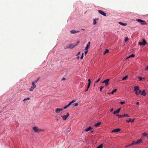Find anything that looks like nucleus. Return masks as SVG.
I'll return each mask as SVG.
<instances>
[{"instance_id":"63","label":"nucleus","mask_w":148,"mask_h":148,"mask_svg":"<svg viewBox=\"0 0 148 148\" xmlns=\"http://www.w3.org/2000/svg\"><path fill=\"white\" fill-rule=\"evenodd\" d=\"M111 94V93H108V94Z\"/></svg>"},{"instance_id":"40","label":"nucleus","mask_w":148,"mask_h":148,"mask_svg":"<svg viewBox=\"0 0 148 148\" xmlns=\"http://www.w3.org/2000/svg\"><path fill=\"white\" fill-rule=\"evenodd\" d=\"M84 57V53H83L82 54L81 57L80 58L81 59H82Z\"/></svg>"},{"instance_id":"10","label":"nucleus","mask_w":148,"mask_h":148,"mask_svg":"<svg viewBox=\"0 0 148 148\" xmlns=\"http://www.w3.org/2000/svg\"><path fill=\"white\" fill-rule=\"evenodd\" d=\"M121 130V129L119 128H117L114 130H113L112 131V132H119Z\"/></svg>"},{"instance_id":"25","label":"nucleus","mask_w":148,"mask_h":148,"mask_svg":"<svg viewBox=\"0 0 148 148\" xmlns=\"http://www.w3.org/2000/svg\"><path fill=\"white\" fill-rule=\"evenodd\" d=\"M135 56V55H134V54H132L131 55H130V56H129V57H128L127 58V59L128 58H130V57H134Z\"/></svg>"},{"instance_id":"36","label":"nucleus","mask_w":148,"mask_h":148,"mask_svg":"<svg viewBox=\"0 0 148 148\" xmlns=\"http://www.w3.org/2000/svg\"><path fill=\"white\" fill-rule=\"evenodd\" d=\"M131 118H130L129 120H126V121L127 123H129L130 122H131Z\"/></svg>"},{"instance_id":"14","label":"nucleus","mask_w":148,"mask_h":148,"mask_svg":"<svg viewBox=\"0 0 148 148\" xmlns=\"http://www.w3.org/2000/svg\"><path fill=\"white\" fill-rule=\"evenodd\" d=\"M121 108H119L117 110H116V111H114L113 112V114H116V113H119L120 111V110H121Z\"/></svg>"},{"instance_id":"32","label":"nucleus","mask_w":148,"mask_h":148,"mask_svg":"<svg viewBox=\"0 0 148 148\" xmlns=\"http://www.w3.org/2000/svg\"><path fill=\"white\" fill-rule=\"evenodd\" d=\"M71 130V128H68L67 129V131L66 132H70Z\"/></svg>"},{"instance_id":"7","label":"nucleus","mask_w":148,"mask_h":148,"mask_svg":"<svg viewBox=\"0 0 148 148\" xmlns=\"http://www.w3.org/2000/svg\"><path fill=\"white\" fill-rule=\"evenodd\" d=\"M99 12L102 15L105 16H106V14L103 11L99 10H98Z\"/></svg>"},{"instance_id":"11","label":"nucleus","mask_w":148,"mask_h":148,"mask_svg":"<svg viewBox=\"0 0 148 148\" xmlns=\"http://www.w3.org/2000/svg\"><path fill=\"white\" fill-rule=\"evenodd\" d=\"M90 45V42H89L87 44L86 47H85V50H88V48Z\"/></svg>"},{"instance_id":"1","label":"nucleus","mask_w":148,"mask_h":148,"mask_svg":"<svg viewBox=\"0 0 148 148\" xmlns=\"http://www.w3.org/2000/svg\"><path fill=\"white\" fill-rule=\"evenodd\" d=\"M33 129L34 130V132H36L38 133L42 131L43 130L41 129H39L37 127L35 126L33 127Z\"/></svg>"},{"instance_id":"6","label":"nucleus","mask_w":148,"mask_h":148,"mask_svg":"<svg viewBox=\"0 0 148 148\" xmlns=\"http://www.w3.org/2000/svg\"><path fill=\"white\" fill-rule=\"evenodd\" d=\"M77 46V45H75V43L73 44H70L69 45V48L72 49L74 48L75 46Z\"/></svg>"},{"instance_id":"35","label":"nucleus","mask_w":148,"mask_h":148,"mask_svg":"<svg viewBox=\"0 0 148 148\" xmlns=\"http://www.w3.org/2000/svg\"><path fill=\"white\" fill-rule=\"evenodd\" d=\"M123 117H129V116L127 114H124V115H123Z\"/></svg>"},{"instance_id":"24","label":"nucleus","mask_w":148,"mask_h":148,"mask_svg":"<svg viewBox=\"0 0 148 148\" xmlns=\"http://www.w3.org/2000/svg\"><path fill=\"white\" fill-rule=\"evenodd\" d=\"M109 50L108 49H106L105 50V51H104V52L103 53V54H105L106 53H108L109 52Z\"/></svg>"},{"instance_id":"56","label":"nucleus","mask_w":148,"mask_h":148,"mask_svg":"<svg viewBox=\"0 0 148 148\" xmlns=\"http://www.w3.org/2000/svg\"><path fill=\"white\" fill-rule=\"evenodd\" d=\"M113 108H112L110 110V112H112L113 110Z\"/></svg>"},{"instance_id":"49","label":"nucleus","mask_w":148,"mask_h":148,"mask_svg":"<svg viewBox=\"0 0 148 148\" xmlns=\"http://www.w3.org/2000/svg\"><path fill=\"white\" fill-rule=\"evenodd\" d=\"M132 143L133 144V145L134 144H136V142H135V141H134L132 142Z\"/></svg>"},{"instance_id":"60","label":"nucleus","mask_w":148,"mask_h":148,"mask_svg":"<svg viewBox=\"0 0 148 148\" xmlns=\"http://www.w3.org/2000/svg\"><path fill=\"white\" fill-rule=\"evenodd\" d=\"M57 121H58V119H57Z\"/></svg>"},{"instance_id":"23","label":"nucleus","mask_w":148,"mask_h":148,"mask_svg":"<svg viewBox=\"0 0 148 148\" xmlns=\"http://www.w3.org/2000/svg\"><path fill=\"white\" fill-rule=\"evenodd\" d=\"M116 116H118L119 118H122L123 117V115H119V114H117L116 115Z\"/></svg>"},{"instance_id":"33","label":"nucleus","mask_w":148,"mask_h":148,"mask_svg":"<svg viewBox=\"0 0 148 148\" xmlns=\"http://www.w3.org/2000/svg\"><path fill=\"white\" fill-rule=\"evenodd\" d=\"M79 104L78 103H74L73 104L74 106H77Z\"/></svg>"},{"instance_id":"22","label":"nucleus","mask_w":148,"mask_h":148,"mask_svg":"<svg viewBox=\"0 0 148 148\" xmlns=\"http://www.w3.org/2000/svg\"><path fill=\"white\" fill-rule=\"evenodd\" d=\"M128 77V75H126V76L124 77L122 79V80L123 81L125 80Z\"/></svg>"},{"instance_id":"19","label":"nucleus","mask_w":148,"mask_h":148,"mask_svg":"<svg viewBox=\"0 0 148 148\" xmlns=\"http://www.w3.org/2000/svg\"><path fill=\"white\" fill-rule=\"evenodd\" d=\"M141 95H143L144 96H145L146 95V93L145 90H143L142 92H141Z\"/></svg>"},{"instance_id":"50","label":"nucleus","mask_w":148,"mask_h":148,"mask_svg":"<svg viewBox=\"0 0 148 148\" xmlns=\"http://www.w3.org/2000/svg\"><path fill=\"white\" fill-rule=\"evenodd\" d=\"M66 78L65 77H63L62 79V80H65Z\"/></svg>"},{"instance_id":"30","label":"nucleus","mask_w":148,"mask_h":148,"mask_svg":"<svg viewBox=\"0 0 148 148\" xmlns=\"http://www.w3.org/2000/svg\"><path fill=\"white\" fill-rule=\"evenodd\" d=\"M116 90L117 89H114V90L112 91V92H111V94H113L114 92L116 91Z\"/></svg>"},{"instance_id":"29","label":"nucleus","mask_w":148,"mask_h":148,"mask_svg":"<svg viewBox=\"0 0 148 148\" xmlns=\"http://www.w3.org/2000/svg\"><path fill=\"white\" fill-rule=\"evenodd\" d=\"M93 23L94 25H95L97 23L96 20L94 19Z\"/></svg>"},{"instance_id":"59","label":"nucleus","mask_w":148,"mask_h":148,"mask_svg":"<svg viewBox=\"0 0 148 148\" xmlns=\"http://www.w3.org/2000/svg\"><path fill=\"white\" fill-rule=\"evenodd\" d=\"M133 145L132 143L130 144V145L131 146Z\"/></svg>"},{"instance_id":"21","label":"nucleus","mask_w":148,"mask_h":148,"mask_svg":"<svg viewBox=\"0 0 148 148\" xmlns=\"http://www.w3.org/2000/svg\"><path fill=\"white\" fill-rule=\"evenodd\" d=\"M36 83H34L33 82L32 83V86H33V87L36 88Z\"/></svg>"},{"instance_id":"18","label":"nucleus","mask_w":148,"mask_h":148,"mask_svg":"<svg viewBox=\"0 0 148 148\" xmlns=\"http://www.w3.org/2000/svg\"><path fill=\"white\" fill-rule=\"evenodd\" d=\"M119 23L120 25H123V26H126L127 25L126 23H123L121 22H120Z\"/></svg>"},{"instance_id":"37","label":"nucleus","mask_w":148,"mask_h":148,"mask_svg":"<svg viewBox=\"0 0 148 148\" xmlns=\"http://www.w3.org/2000/svg\"><path fill=\"white\" fill-rule=\"evenodd\" d=\"M103 87H104L103 86H101V87L100 89V91H102V90Z\"/></svg>"},{"instance_id":"51","label":"nucleus","mask_w":148,"mask_h":148,"mask_svg":"<svg viewBox=\"0 0 148 148\" xmlns=\"http://www.w3.org/2000/svg\"><path fill=\"white\" fill-rule=\"evenodd\" d=\"M79 41H78L77 42V44H75V45H77V46L78 45V43L79 42Z\"/></svg>"},{"instance_id":"55","label":"nucleus","mask_w":148,"mask_h":148,"mask_svg":"<svg viewBox=\"0 0 148 148\" xmlns=\"http://www.w3.org/2000/svg\"><path fill=\"white\" fill-rule=\"evenodd\" d=\"M136 104L137 105H138L139 104V102H137L136 103Z\"/></svg>"},{"instance_id":"57","label":"nucleus","mask_w":148,"mask_h":148,"mask_svg":"<svg viewBox=\"0 0 148 148\" xmlns=\"http://www.w3.org/2000/svg\"><path fill=\"white\" fill-rule=\"evenodd\" d=\"M88 88H87L86 90L85 91H86H86H87V90H88Z\"/></svg>"},{"instance_id":"20","label":"nucleus","mask_w":148,"mask_h":148,"mask_svg":"<svg viewBox=\"0 0 148 148\" xmlns=\"http://www.w3.org/2000/svg\"><path fill=\"white\" fill-rule=\"evenodd\" d=\"M35 88L33 86H31V88L29 89V90L30 91H32Z\"/></svg>"},{"instance_id":"44","label":"nucleus","mask_w":148,"mask_h":148,"mask_svg":"<svg viewBox=\"0 0 148 148\" xmlns=\"http://www.w3.org/2000/svg\"><path fill=\"white\" fill-rule=\"evenodd\" d=\"M88 83L89 84H90L91 83V81L90 79H88Z\"/></svg>"},{"instance_id":"3","label":"nucleus","mask_w":148,"mask_h":148,"mask_svg":"<svg viewBox=\"0 0 148 148\" xmlns=\"http://www.w3.org/2000/svg\"><path fill=\"white\" fill-rule=\"evenodd\" d=\"M63 108H57L55 110V112L57 114L59 113L61 111H62Z\"/></svg>"},{"instance_id":"58","label":"nucleus","mask_w":148,"mask_h":148,"mask_svg":"<svg viewBox=\"0 0 148 148\" xmlns=\"http://www.w3.org/2000/svg\"><path fill=\"white\" fill-rule=\"evenodd\" d=\"M80 52H79L77 54L78 55H79L80 54Z\"/></svg>"},{"instance_id":"16","label":"nucleus","mask_w":148,"mask_h":148,"mask_svg":"<svg viewBox=\"0 0 148 148\" xmlns=\"http://www.w3.org/2000/svg\"><path fill=\"white\" fill-rule=\"evenodd\" d=\"M101 123L100 122H98L95 124L94 126L96 127H97L101 124Z\"/></svg>"},{"instance_id":"13","label":"nucleus","mask_w":148,"mask_h":148,"mask_svg":"<svg viewBox=\"0 0 148 148\" xmlns=\"http://www.w3.org/2000/svg\"><path fill=\"white\" fill-rule=\"evenodd\" d=\"M142 143V140L140 139H138L137 140V141L136 142V144H140Z\"/></svg>"},{"instance_id":"39","label":"nucleus","mask_w":148,"mask_h":148,"mask_svg":"<svg viewBox=\"0 0 148 148\" xmlns=\"http://www.w3.org/2000/svg\"><path fill=\"white\" fill-rule=\"evenodd\" d=\"M138 78L139 79V81H141L142 79V77H138Z\"/></svg>"},{"instance_id":"48","label":"nucleus","mask_w":148,"mask_h":148,"mask_svg":"<svg viewBox=\"0 0 148 148\" xmlns=\"http://www.w3.org/2000/svg\"><path fill=\"white\" fill-rule=\"evenodd\" d=\"M100 80V78H99L97 81L95 82V83H97Z\"/></svg>"},{"instance_id":"42","label":"nucleus","mask_w":148,"mask_h":148,"mask_svg":"<svg viewBox=\"0 0 148 148\" xmlns=\"http://www.w3.org/2000/svg\"><path fill=\"white\" fill-rule=\"evenodd\" d=\"M135 119H134L132 120H131V122L132 123H133L134 122V120H135Z\"/></svg>"},{"instance_id":"5","label":"nucleus","mask_w":148,"mask_h":148,"mask_svg":"<svg viewBox=\"0 0 148 148\" xmlns=\"http://www.w3.org/2000/svg\"><path fill=\"white\" fill-rule=\"evenodd\" d=\"M110 79H106V80H104L103 82V83H105V86H107L109 84V81L110 80Z\"/></svg>"},{"instance_id":"41","label":"nucleus","mask_w":148,"mask_h":148,"mask_svg":"<svg viewBox=\"0 0 148 148\" xmlns=\"http://www.w3.org/2000/svg\"><path fill=\"white\" fill-rule=\"evenodd\" d=\"M72 104V103H71V102H70L69 103V104L67 105V106H68V107H69Z\"/></svg>"},{"instance_id":"28","label":"nucleus","mask_w":148,"mask_h":148,"mask_svg":"<svg viewBox=\"0 0 148 148\" xmlns=\"http://www.w3.org/2000/svg\"><path fill=\"white\" fill-rule=\"evenodd\" d=\"M30 98L29 97H27L26 98H25L23 99V101H24V102H25V101L26 100H29L30 99Z\"/></svg>"},{"instance_id":"62","label":"nucleus","mask_w":148,"mask_h":148,"mask_svg":"<svg viewBox=\"0 0 148 148\" xmlns=\"http://www.w3.org/2000/svg\"><path fill=\"white\" fill-rule=\"evenodd\" d=\"M82 30H85V29H82Z\"/></svg>"},{"instance_id":"12","label":"nucleus","mask_w":148,"mask_h":148,"mask_svg":"<svg viewBox=\"0 0 148 148\" xmlns=\"http://www.w3.org/2000/svg\"><path fill=\"white\" fill-rule=\"evenodd\" d=\"M92 128V127L90 126L88 128L85 129L84 130V131L86 132H88L90 130H91Z\"/></svg>"},{"instance_id":"34","label":"nucleus","mask_w":148,"mask_h":148,"mask_svg":"<svg viewBox=\"0 0 148 148\" xmlns=\"http://www.w3.org/2000/svg\"><path fill=\"white\" fill-rule=\"evenodd\" d=\"M39 78H38V79H37L36 81H35L33 82L34 83H36V84L37 83V82L39 80Z\"/></svg>"},{"instance_id":"8","label":"nucleus","mask_w":148,"mask_h":148,"mask_svg":"<svg viewBox=\"0 0 148 148\" xmlns=\"http://www.w3.org/2000/svg\"><path fill=\"white\" fill-rule=\"evenodd\" d=\"M146 41L145 40H144L143 42H139V45L140 46H141L142 45H144L146 44Z\"/></svg>"},{"instance_id":"27","label":"nucleus","mask_w":148,"mask_h":148,"mask_svg":"<svg viewBox=\"0 0 148 148\" xmlns=\"http://www.w3.org/2000/svg\"><path fill=\"white\" fill-rule=\"evenodd\" d=\"M69 45H67L64 47V49H69Z\"/></svg>"},{"instance_id":"61","label":"nucleus","mask_w":148,"mask_h":148,"mask_svg":"<svg viewBox=\"0 0 148 148\" xmlns=\"http://www.w3.org/2000/svg\"><path fill=\"white\" fill-rule=\"evenodd\" d=\"M93 132V131H91V133H92V132Z\"/></svg>"},{"instance_id":"31","label":"nucleus","mask_w":148,"mask_h":148,"mask_svg":"<svg viewBox=\"0 0 148 148\" xmlns=\"http://www.w3.org/2000/svg\"><path fill=\"white\" fill-rule=\"evenodd\" d=\"M143 135L144 136H147L148 134L147 133L145 132H144L143 133Z\"/></svg>"},{"instance_id":"45","label":"nucleus","mask_w":148,"mask_h":148,"mask_svg":"<svg viewBox=\"0 0 148 148\" xmlns=\"http://www.w3.org/2000/svg\"><path fill=\"white\" fill-rule=\"evenodd\" d=\"M68 107L67 106V105L65 107H64L63 108V109H66V108H67V107Z\"/></svg>"},{"instance_id":"15","label":"nucleus","mask_w":148,"mask_h":148,"mask_svg":"<svg viewBox=\"0 0 148 148\" xmlns=\"http://www.w3.org/2000/svg\"><path fill=\"white\" fill-rule=\"evenodd\" d=\"M134 91H137L140 90H139V87L138 86H135L134 87Z\"/></svg>"},{"instance_id":"46","label":"nucleus","mask_w":148,"mask_h":148,"mask_svg":"<svg viewBox=\"0 0 148 148\" xmlns=\"http://www.w3.org/2000/svg\"><path fill=\"white\" fill-rule=\"evenodd\" d=\"M90 84H88V86H87V88H89L90 86Z\"/></svg>"},{"instance_id":"64","label":"nucleus","mask_w":148,"mask_h":148,"mask_svg":"<svg viewBox=\"0 0 148 148\" xmlns=\"http://www.w3.org/2000/svg\"><path fill=\"white\" fill-rule=\"evenodd\" d=\"M142 79H145V78H142Z\"/></svg>"},{"instance_id":"4","label":"nucleus","mask_w":148,"mask_h":148,"mask_svg":"<svg viewBox=\"0 0 148 148\" xmlns=\"http://www.w3.org/2000/svg\"><path fill=\"white\" fill-rule=\"evenodd\" d=\"M69 116V114L68 112L67 113L66 115L63 116H61V117L64 120H65Z\"/></svg>"},{"instance_id":"47","label":"nucleus","mask_w":148,"mask_h":148,"mask_svg":"<svg viewBox=\"0 0 148 148\" xmlns=\"http://www.w3.org/2000/svg\"><path fill=\"white\" fill-rule=\"evenodd\" d=\"M88 52V50H85V54H86Z\"/></svg>"},{"instance_id":"52","label":"nucleus","mask_w":148,"mask_h":148,"mask_svg":"<svg viewBox=\"0 0 148 148\" xmlns=\"http://www.w3.org/2000/svg\"><path fill=\"white\" fill-rule=\"evenodd\" d=\"M128 40V38H125V41H127Z\"/></svg>"},{"instance_id":"38","label":"nucleus","mask_w":148,"mask_h":148,"mask_svg":"<svg viewBox=\"0 0 148 148\" xmlns=\"http://www.w3.org/2000/svg\"><path fill=\"white\" fill-rule=\"evenodd\" d=\"M120 103L121 105H123V104H124L125 103V102H123V101H121V102H120Z\"/></svg>"},{"instance_id":"26","label":"nucleus","mask_w":148,"mask_h":148,"mask_svg":"<svg viewBox=\"0 0 148 148\" xmlns=\"http://www.w3.org/2000/svg\"><path fill=\"white\" fill-rule=\"evenodd\" d=\"M103 147V144H101L98 146L96 148H101Z\"/></svg>"},{"instance_id":"43","label":"nucleus","mask_w":148,"mask_h":148,"mask_svg":"<svg viewBox=\"0 0 148 148\" xmlns=\"http://www.w3.org/2000/svg\"><path fill=\"white\" fill-rule=\"evenodd\" d=\"M75 100H72L71 102L72 104V103L75 102Z\"/></svg>"},{"instance_id":"2","label":"nucleus","mask_w":148,"mask_h":148,"mask_svg":"<svg viewBox=\"0 0 148 148\" xmlns=\"http://www.w3.org/2000/svg\"><path fill=\"white\" fill-rule=\"evenodd\" d=\"M136 21L139 23H141L143 25H146L147 23L145 21L142 20L140 19H137Z\"/></svg>"},{"instance_id":"53","label":"nucleus","mask_w":148,"mask_h":148,"mask_svg":"<svg viewBox=\"0 0 148 148\" xmlns=\"http://www.w3.org/2000/svg\"><path fill=\"white\" fill-rule=\"evenodd\" d=\"M131 146V145H130V144H129V145H127V146H125V147H129V146Z\"/></svg>"},{"instance_id":"54","label":"nucleus","mask_w":148,"mask_h":148,"mask_svg":"<svg viewBox=\"0 0 148 148\" xmlns=\"http://www.w3.org/2000/svg\"><path fill=\"white\" fill-rule=\"evenodd\" d=\"M148 70V66H147L145 69V70Z\"/></svg>"},{"instance_id":"9","label":"nucleus","mask_w":148,"mask_h":148,"mask_svg":"<svg viewBox=\"0 0 148 148\" xmlns=\"http://www.w3.org/2000/svg\"><path fill=\"white\" fill-rule=\"evenodd\" d=\"M79 32V31H77L75 30H71L70 31V32H71V33L72 34H75L76 33Z\"/></svg>"},{"instance_id":"17","label":"nucleus","mask_w":148,"mask_h":148,"mask_svg":"<svg viewBox=\"0 0 148 148\" xmlns=\"http://www.w3.org/2000/svg\"><path fill=\"white\" fill-rule=\"evenodd\" d=\"M141 92H142L141 90H139L138 92V91H136L135 92V93L137 95H138L140 94H141Z\"/></svg>"}]
</instances>
